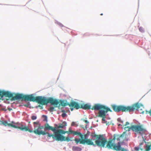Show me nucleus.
<instances>
[{
    "label": "nucleus",
    "mask_w": 151,
    "mask_h": 151,
    "mask_svg": "<svg viewBox=\"0 0 151 151\" xmlns=\"http://www.w3.org/2000/svg\"><path fill=\"white\" fill-rule=\"evenodd\" d=\"M122 135L119 136L118 135H114L113 139L108 141L107 139L104 137L102 135H97L94 134L93 135V137L95 138V145L104 147L106 144L107 143L106 147L109 149H111L116 151H121L122 148L120 145V142H118V145H116L113 142L115 139L119 140V138L121 137Z\"/></svg>",
    "instance_id": "1"
},
{
    "label": "nucleus",
    "mask_w": 151,
    "mask_h": 151,
    "mask_svg": "<svg viewBox=\"0 0 151 151\" xmlns=\"http://www.w3.org/2000/svg\"><path fill=\"white\" fill-rule=\"evenodd\" d=\"M74 131L69 129L68 131H65L62 129H58L54 132V135L53 136V139L57 141H67L68 142L72 140L69 137H66L62 135V134L67 133L68 134H73Z\"/></svg>",
    "instance_id": "2"
},
{
    "label": "nucleus",
    "mask_w": 151,
    "mask_h": 151,
    "mask_svg": "<svg viewBox=\"0 0 151 151\" xmlns=\"http://www.w3.org/2000/svg\"><path fill=\"white\" fill-rule=\"evenodd\" d=\"M73 134L74 135H78L81 138V139L75 138L74 139V141L77 144L79 143L80 144L84 145L86 144L88 145H95V144H94L93 142V141L95 140V139H93V137H93V135H91L92 137L91 139H90L87 138L82 139L83 137V135L81 132L77 131H74Z\"/></svg>",
    "instance_id": "3"
},
{
    "label": "nucleus",
    "mask_w": 151,
    "mask_h": 151,
    "mask_svg": "<svg viewBox=\"0 0 151 151\" xmlns=\"http://www.w3.org/2000/svg\"><path fill=\"white\" fill-rule=\"evenodd\" d=\"M36 102L42 105H46L48 103H50L52 105H57L59 103V102L58 100L52 98L47 99L45 97L38 96L36 97Z\"/></svg>",
    "instance_id": "4"
},
{
    "label": "nucleus",
    "mask_w": 151,
    "mask_h": 151,
    "mask_svg": "<svg viewBox=\"0 0 151 151\" xmlns=\"http://www.w3.org/2000/svg\"><path fill=\"white\" fill-rule=\"evenodd\" d=\"M92 110H99L98 116L101 117L106 116V113L108 111L112 112V111L108 107L100 104H96L91 108Z\"/></svg>",
    "instance_id": "5"
},
{
    "label": "nucleus",
    "mask_w": 151,
    "mask_h": 151,
    "mask_svg": "<svg viewBox=\"0 0 151 151\" xmlns=\"http://www.w3.org/2000/svg\"><path fill=\"white\" fill-rule=\"evenodd\" d=\"M123 127L126 131L131 130L141 135L145 134L146 132V129L141 125H132L131 127L124 126Z\"/></svg>",
    "instance_id": "6"
},
{
    "label": "nucleus",
    "mask_w": 151,
    "mask_h": 151,
    "mask_svg": "<svg viewBox=\"0 0 151 151\" xmlns=\"http://www.w3.org/2000/svg\"><path fill=\"white\" fill-rule=\"evenodd\" d=\"M14 100L21 99L25 101L36 102V97H35L33 94L29 95H24L22 94H16L13 97Z\"/></svg>",
    "instance_id": "7"
},
{
    "label": "nucleus",
    "mask_w": 151,
    "mask_h": 151,
    "mask_svg": "<svg viewBox=\"0 0 151 151\" xmlns=\"http://www.w3.org/2000/svg\"><path fill=\"white\" fill-rule=\"evenodd\" d=\"M15 124V123L13 121L11 122L10 123H8L7 121H1L0 120V124H3L5 126H8L15 128L19 129L22 131H28L29 132H32V131L30 130L27 126H24L22 124L21 125V126H17L13 124Z\"/></svg>",
    "instance_id": "8"
},
{
    "label": "nucleus",
    "mask_w": 151,
    "mask_h": 151,
    "mask_svg": "<svg viewBox=\"0 0 151 151\" xmlns=\"http://www.w3.org/2000/svg\"><path fill=\"white\" fill-rule=\"evenodd\" d=\"M111 107L114 111L116 112H119L120 111L130 112L135 109L134 106H125L122 105L117 106L114 104L111 105Z\"/></svg>",
    "instance_id": "9"
},
{
    "label": "nucleus",
    "mask_w": 151,
    "mask_h": 151,
    "mask_svg": "<svg viewBox=\"0 0 151 151\" xmlns=\"http://www.w3.org/2000/svg\"><path fill=\"white\" fill-rule=\"evenodd\" d=\"M71 105L74 106V108L76 109L81 108L83 109H91V106L88 104H80L75 101L71 104Z\"/></svg>",
    "instance_id": "10"
},
{
    "label": "nucleus",
    "mask_w": 151,
    "mask_h": 151,
    "mask_svg": "<svg viewBox=\"0 0 151 151\" xmlns=\"http://www.w3.org/2000/svg\"><path fill=\"white\" fill-rule=\"evenodd\" d=\"M35 130L34 131H33L30 129L32 131V132H34L35 134H38L39 135H44L47 134V137L48 139L50 138L51 137H52L53 138V136L54 135V134H50L49 133L47 132H45V131H43L42 130H40V129H39L38 127L37 128H34ZM32 133V132H31Z\"/></svg>",
    "instance_id": "11"
},
{
    "label": "nucleus",
    "mask_w": 151,
    "mask_h": 151,
    "mask_svg": "<svg viewBox=\"0 0 151 151\" xmlns=\"http://www.w3.org/2000/svg\"><path fill=\"white\" fill-rule=\"evenodd\" d=\"M134 106V109L131 112L135 110H138V111L140 113L143 114L144 113L145 109L143 104L141 103H137L133 104L130 106Z\"/></svg>",
    "instance_id": "12"
},
{
    "label": "nucleus",
    "mask_w": 151,
    "mask_h": 151,
    "mask_svg": "<svg viewBox=\"0 0 151 151\" xmlns=\"http://www.w3.org/2000/svg\"><path fill=\"white\" fill-rule=\"evenodd\" d=\"M13 93H11L9 91L0 90V96L1 97H2L4 96L6 97L12 98L11 99L12 100H13V98L14 96H13Z\"/></svg>",
    "instance_id": "13"
},
{
    "label": "nucleus",
    "mask_w": 151,
    "mask_h": 151,
    "mask_svg": "<svg viewBox=\"0 0 151 151\" xmlns=\"http://www.w3.org/2000/svg\"><path fill=\"white\" fill-rule=\"evenodd\" d=\"M59 102V103L58 104H59V106H60V105H61L63 106H66L67 105L69 106L70 107H73V108H74L73 106H72L71 105V104L73 103V102H75L74 101H72L70 102V103H67L65 102V101H63L60 100L59 101L58 100Z\"/></svg>",
    "instance_id": "14"
},
{
    "label": "nucleus",
    "mask_w": 151,
    "mask_h": 151,
    "mask_svg": "<svg viewBox=\"0 0 151 151\" xmlns=\"http://www.w3.org/2000/svg\"><path fill=\"white\" fill-rule=\"evenodd\" d=\"M44 129L45 130H51L54 132V134H54V132H55L56 130V127H52L49 125L47 123L46 124Z\"/></svg>",
    "instance_id": "15"
},
{
    "label": "nucleus",
    "mask_w": 151,
    "mask_h": 151,
    "mask_svg": "<svg viewBox=\"0 0 151 151\" xmlns=\"http://www.w3.org/2000/svg\"><path fill=\"white\" fill-rule=\"evenodd\" d=\"M143 143V142H141L138 147H135L134 149L135 151H142L143 148H142V146Z\"/></svg>",
    "instance_id": "16"
},
{
    "label": "nucleus",
    "mask_w": 151,
    "mask_h": 151,
    "mask_svg": "<svg viewBox=\"0 0 151 151\" xmlns=\"http://www.w3.org/2000/svg\"><path fill=\"white\" fill-rule=\"evenodd\" d=\"M67 126V123L65 121H64L62 122V123L59 124V126L57 127L58 128H63L64 127Z\"/></svg>",
    "instance_id": "17"
},
{
    "label": "nucleus",
    "mask_w": 151,
    "mask_h": 151,
    "mask_svg": "<svg viewBox=\"0 0 151 151\" xmlns=\"http://www.w3.org/2000/svg\"><path fill=\"white\" fill-rule=\"evenodd\" d=\"M72 150L73 151H81L82 149L77 146H73L72 147Z\"/></svg>",
    "instance_id": "18"
},
{
    "label": "nucleus",
    "mask_w": 151,
    "mask_h": 151,
    "mask_svg": "<svg viewBox=\"0 0 151 151\" xmlns=\"http://www.w3.org/2000/svg\"><path fill=\"white\" fill-rule=\"evenodd\" d=\"M33 124L34 125V128H37V127H38L40 125V124L39 121L34 122L33 123Z\"/></svg>",
    "instance_id": "19"
},
{
    "label": "nucleus",
    "mask_w": 151,
    "mask_h": 151,
    "mask_svg": "<svg viewBox=\"0 0 151 151\" xmlns=\"http://www.w3.org/2000/svg\"><path fill=\"white\" fill-rule=\"evenodd\" d=\"M57 105H54V107H51L50 108L48 109L49 111L50 112H52L54 111V109L55 107H57Z\"/></svg>",
    "instance_id": "20"
},
{
    "label": "nucleus",
    "mask_w": 151,
    "mask_h": 151,
    "mask_svg": "<svg viewBox=\"0 0 151 151\" xmlns=\"http://www.w3.org/2000/svg\"><path fill=\"white\" fill-rule=\"evenodd\" d=\"M151 145H147L146 146V148L145 151H149L151 149Z\"/></svg>",
    "instance_id": "21"
},
{
    "label": "nucleus",
    "mask_w": 151,
    "mask_h": 151,
    "mask_svg": "<svg viewBox=\"0 0 151 151\" xmlns=\"http://www.w3.org/2000/svg\"><path fill=\"white\" fill-rule=\"evenodd\" d=\"M139 30L140 32H144V30L143 28L142 27H140L139 28Z\"/></svg>",
    "instance_id": "22"
},
{
    "label": "nucleus",
    "mask_w": 151,
    "mask_h": 151,
    "mask_svg": "<svg viewBox=\"0 0 151 151\" xmlns=\"http://www.w3.org/2000/svg\"><path fill=\"white\" fill-rule=\"evenodd\" d=\"M37 117L36 116L33 115V116H31V119L32 120H35L37 119Z\"/></svg>",
    "instance_id": "23"
},
{
    "label": "nucleus",
    "mask_w": 151,
    "mask_h": 151,
    "mask_svg": "<svg viewBox=\"0 0 151 151\" xmlns=\"http://www.w3.org/2000/svg\"><path fill=\"white\" fill-rule=\"evenodd\" d=\"M148 113L151 116V109L149 111H147V110L146 111V114H147Z\"/></svg>",
    "instance_id": "24"
},
{
    "label": "nucleus",
    "mask_w": 151,
    "mask_h": 151,
    "mask_svg": "<svg viewBox=\"0 0 151 151\" xmlns=\"http://www.w3.org/2000/svg\"><path fill=\"white\" fill-rule=\"evenodd\" d=\"M117 121L120 122H121L122 124H123V121L122 120L121 118H118L117 119Z\"/></svg>",
    "instance_id": "25"
},
{
    "label": "nucleus",
    "mask_w": 151,
    "mask_h": 151,
    "mask_svg": "<svg viewBox=\"0 0 151 151\" xmlns=\"http://www.w3.org/2000/svg\"><path fill=\"white\" fill-rule=\"evenodd\" d=\"M71 126H78V125L76 123V122H73L71 123Z\"/></svg>",
    "instance_id": "26"
},
{
    "label": "nucleus",
    "mask_w": 151,
    "mask_h": 151,
    "mask_svg": "<svg viewBox=\"0 0 151 151\" xmlns=\"http://www.w3.org/2000/svg\"><path fill=\"white\" fill-rule=\"evenodd\" d=\"M43 116L44 118V121H47V116H45V115H43Z\"/></svg>",
    "instance_id": "27"
},
{
    "label": "nucleus",
    "mask_w": 151,
    "mask_h": 151,
    "mask_svg": "<svg viewBox=\"0 0 151 151\" xmlns=\"http://www.w3.org/2000/svg\"><path fill=\"white\" fill-rule=\"evenodd\" d=\"M38 127L40 129L44 128V127L43 126H41L40 124V125Z\"/></svg>",
    "instance_id": "28"
},
{
    "label": "nucleus",
    "mask_w": 151,
    "mask_h": 151,
    "mask_svg": "<svg viewBox=\"0 0 151 151\" xmlns=\"http://www.w3.org/2000/svg\"><path fill=\"white\" fill-rule=\"evenodd\" d=\"M66 116V113H63L62 114V116L63 118H64Z\"/></svg>",
    "instance_id": "29"
},
{
    "label": "nucleus",
    "mask_w": 151,
    "mask_h": 151,
    "mask_svg": "<svg viewBox=\"0 0 151 151\" xmlns=\"http://www.w3.org/2000/svg\"><path fill=\"white\" fill-rule=\"evenodd\" d=\"M129 124V122H127L126 123V124L124 125H123V127H124V126H126L127 125H128Z\"/></svg>",
    "instance_id": "30"
},
{
    "label": "nucleus",
    "mask_w": 151,
    "mask_h": 151,
    "mask_svg": "<svg viewBox=\"0 0 151 151\" xmlns=\"http://www.w3.org/2000/svg\"><path fill=\"white\" fill-rule=\"evenodd\" d=\"M101 117H102V121H105V118L106 116Z\"/></svg>",
    "instance_id": "31"
},
{
    "label": "nucleus",
    "mask_w": 151,
    "mask_h": 151,
    "mask_svg": "<svg viewBox=\"0 0 151 151\" xmlns=\"http://www.w3.org/2000/svg\"><path fill=\"white\" fill-rule=\"evenodd\" d=\"M83 121L86 124H88L89 123V122L86 120H84Z\"/></svg>",
    "instance_id": "32"
},
{
    "label": "nucleus",
    "mask_w": 151,
    "mask_h": 151,
    "mask_svg": "<svg viewBox=\"0 0 151 151\" xmlns=\"http://www.w3.org/2000/svg\"><path fill=\"white\" fill-rule=\"evenodd\" d=\"M70 110L71 111H72L73 110V108H71L72 107H70Z\"/></svg>",
    "instance_id": "33"
},
{
    "label": "nucleus",
    "mask_w": 151,
    "mask_h": 151,
    "mask_svg": "<svg viewBox=\"0 0 151 151\" xmlns=\"http://www.w3.org/2000/svg\"><path fill=\"white\" fill-rule=\"evenodd\" d=\"M61 111H62V112H65V110H62Z\"/></svg>",
    "instance_id": "34"
},
{
    "label": "nucleus",
    "mask_w": 151,
    "mask_h": 151,
    "mask_svg": "<svg viewBox=\"0 0 151 151\" xmlns=\"http://www.w3.org/2000/svg\"><path fill=\"white\" fill-rule=\"evenodd\" d=\"M120 125H121V124H118V126H120Z\"/></svg>",
    "instance_id": "35"
},
{
    "label": "nucleus",
    "mask_w": 151,
    "mask_h": 151,
    "mask_svg": "<svg viewBox=\"0 0 151 151\" xmlns=\"http://www.w3.org/2000/svg\"><path fill=\"white\" fill-rule=\"evenodd\" d=\"M61 26H62V27H63V25L62 24H61Z\"/></svg>",
    "instance_id": "36"
},
{
    "label": "nucleus",
    "mask_w": 151,
    "mask_h": 151,
    "mask_svg": "<svg viewBox=\"0 0 151 151\" xmlns=\"http://www.w3.org/2000/svg\"><path fill=\"white\" fill-rule=\"evenodd\" d=\"M101 15H103V14H101Z\"/></svg>",
    "instance_id": "37"
}]
</instances>
